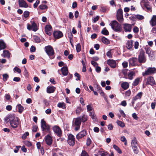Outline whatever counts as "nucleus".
Instances as JSON below:
<instances>
[{
	"label": "nucleus",
	"instance_id": "nucleus-1",
	"mask_svg": "<svg viewBox=\"0 0 156 156\" xmlns=\"http://www.w3.org/2000/svg\"><path fill=\"white\" fill-rule=\"evenodd\" d=\"M5 120L9 122L11 127L13 128H16L19 124L18 118L13 115H9L5 118Z\"/></svg>",
	"mask_w": 156,
	"mask_h": 156
},
{
	"label": "nucleus",
	"instance_id": "nucleus-2",
	"mask_svg": "<svg viewBox=\"0 0 156 156\" xmlns=\"http://www.w3.org/2000/svg\"><path fill=\"white\" fill-rule=\"evenodd\" d=\"M45 51L51 59H52L55 57L54 50L52 46L48 45L44 48Z\"/></svg>",
	"mask_w": 156,
	"mask_h": 156
},
{
	"label": "nucleus",
	"instance_id": "nucleus-3",
	"mask_svg": "<svg viewBox=\"0 0 156 156\" xmlns=\"http://www.w3.org/2000/svg\"><path fill=\"white\" fill-rule=\"evenodd\" d=\"M112 29L117 32H121L122 30L121 25L116 21H113L110 24Z\"/></svg>",
	"mask_w": 156,
	"mask_h": 156
},
{
	"label": "nucleus",
	"instance_id": "nucleus-4",
	"mask_svg": "<svg viewBox=\"0 0 156 156\" xmlns=\"http://www.w3.org/2000/svg\"><path fill=\"white\" fill-rule=\"evenodd\" d=\"M156 73V68L155 67H149L143 73V76L151 75Z\"/></svg>",
	"mask_w": 156,
	"mask_h": 156
},
{
	"label": "nucleus",
	"instance_id": "nucleus-5",
	"mask_svg": "<svg viewBox=\"0 0 156 156\" xmlns=\"http://www.w3.org/2000/svg\"><path fill=\"white\" fill-rule=\"evenodd\" d=\"M41 126L42 130L45 132H49L50 130V126L47 124L43 119H42L41 121Z\"/></svg>",
	"mask_w": 156,
	"mask_h": 156
},
{
	"label": "nucleus",
	"instance_id": "nucleus-6",
	"mask_svg": "<svg viewBox=\"0 0 156 156\" xmlns=\"http://www.w3.org/2000/svg\"><path fill=\"white\" fill-rule=\"evenodd\" d=\"M73 121L74 122V123L73 126H75V129L76 131H77L80 127L81 123V118L80 117H79L77 118H74L73 119Z\"/></svg>",
	"mask_w": 156,
	"mask_h": 156
},
{
	"label": "nucleus",
	"instance_id": "nucleus-7",
	"mask_svg": "<svg viewBox=\"0 0 156 156\" xmlns=\"http://www.w3.org/2000/svg\"><path fill=\"white\" fill-rule=\"evenodd\" d=\"M67 142L71 146H73L75 143V138L72 134H69L68 136Z\"/></svg>",
	"mask_w": 156,
	"mask_h": 156
},
{
	"label": "nucleus",
	"instance_id": "nucleus-8",
	"mask_svg": "<svg viewBox=\"0 0 156 156\" xmlns=\"http://www.w3.org/2000/svg\"><path fill=\"white\" fill-rule=\"evenodd\" d=\"M139 62L141 63H144L146 61V58L144 56V52L142 51H141L138 57Z\"/></svg>",
	"mask_w": 156,
	"mask_h": 156
},
{
	"label": "nucleus",
	"instance_id": "nucleus-9",
	"mask_svg": "<svg viewBox=\"0 0 156 156\" xmlns=\"http://www.w3.org/2000/svg\"><path fill=\"white\" fill-rule=\"evenodd\" d=\"M53 130L55 133L58 136H60L62 135L61 129L58 126H55L53 127Z\"/></svg>",
	"mask_w": 156,
	"mask_h": 156
},
{
	"label": "nucleus",
	"instance_id": "nucleus-10",
	"mask_svg": "<svg viewBox=\"0 0 156 156\" xmlns=\"http://www.w3.org/2000/svg\"><path fill=\"white\" fill-rule=\"evenodd\" d=\"M142 96V92H139L135 97H134L133 98L132 103V105L133 106L134 103L135 101H136L138 99H140Z\"/></svg>",
	"mask_w": 156,
	"mask_h": 156
},
{
	"label": "nucleus",
	"instance_id": "nucleus-11",
	"mask_svg": "<svg viewBox=\"0 0 156 156\" xmlns=\"http://www.w3.org/2000/svg\"><path fill=\"white\" fill-rule=\"evenodd\" d=\"M19 5L20 7L23 8H27L28 5L26 1L24 0H19Z\"/></svg>",
	"mask_w": 156,
	"mask_h": 156
},
{
	"label": "nucleus",
	"instance_id": "nucleus-12",
	"mask_svg": "<svg viewBox=\"0 0 156 156\" xmlns=\"http://www.w3.org/2000/svg\"><path fill=\"white\" fill-rule=\"evenodd\" d=\"M46 33L49 35L51 34L52 31V28L51 26L47 25L45 27Z\"/></svg>",
	"mask_w": 156,
	"mask_h": 156
},
{
	"label": "nucleus",
	"instance_id": "nucleus-13",
	"mask_svg": "<svg viewBox=\"0 0 156 156\" xmlns=\"http://www.w3.org/2000/svg\"><path fill=\"white\" fill-rule=\"evenodd\" d=\"M86 135V132L83 130L79 133L76 136V138L77 139H80Z\"/></svg>",
	"mask_w": 156,
	"mask_h": 156
},
{
	"label": "nucleus",
	"instance_id": "nucleus-14",
	"mask_svg": "<svg viewBox=\"0 0 156 156\" xmlns=\"http://www.w3.org/2000/svg\"><path fill=\"white\" fill-rule=\"evenodd\" d=\"M108 64L112 68H114L116 66V62L112 59H109L107 61Z\"/></svg>",
	"mask_w": 156,
	"mask_h": 156
},
{
	"label": "nucleus",
	"instance_id": "nucleus-15",
	"mask_svg": "<svg viewBox=\"0 0 156 156\" xmlns=\"http://www.w3.org/2000/svg\"><path fill=\"white\" fill-rule=\"evenodd\" d=\"M53 35L55 38L58 39L63 36V34L61 31H58L54 32Z\"/></svg>",
	"mask_w": 156,
	"mask_h": 156
},
{
	"label": "nucleus",
	"instance_id": "nucleus-16",
	"mask_svg": "<svg viewBox=\"0 0 156 156\" xmlns=\"http://www.w3.org/2000/svg\"><path fill=\"white\" fill-rule=\"evenodd\" d=\"M45 141L46 144L48 145L52 144V140L51 137L49 135H47L45 136Z\"/></svg>",
	"mask_w": 156,
	"mask_h": 156
},
{
	"label": "nucleus",
	"instance_id": "nucleus-17",
	"mask_svg": "<svg viewBox=\"0 0 156 156\" xmlns=\"http://www.w3.org/2000/svg\"><path fill=\"white\" fill-rule=\"evenodd\" d=\"M130 64L133 66H135L137 64V59L136 58H132L129 60Z\"/></svg>",
	"mask_w": 156,
	"mask_h": 156
},
{
	"label": "nucleus",
	"instance_id": "nucleus-18",
	"mask_svg": "<svg viewBox=\"0 0 156 156\" xmlns=\"http://www.w3.org/2000/svg\"><path fill=\"white\" fill-rule=\"evenodd\" d=\"M133 41L132 40L128 41L126 43V47L129 50L131 49L133 47Z\"/></svg>",
	"mask_w": 156,
	"mask_h": 156
},
{
	"label": "nucleus",
	"instance_id": "nucleus-19",
	"mask_svg": "<svg viewBox=\"0 0 156 156\" xmlns=\"http://www.w3.org/2000/svg\"><path fill=\"white\" fill-rule=\"evenodd\" d=\"M147 82L151 85H154L155 84V82L154 78L152 76H149L147 78Z\"/></svg>",
	"mask_w": 156,
	"mask_h": 156
},
{
	"label": "nucleus",
	"instance_id": "nucleus-20",
	"mask_svg": "<svg viewBox=\"0 0 156 156\" xmlns=\"http://www.w3.org/2000/svg\"><path fill=\"white\" fill-rule=\"evenodd\" d=\"M56 88L53 86H48L47 88V92L48 93H53L55 90Z\"/></svg>",
	"mask_w": 156,
	"mask_h": 156
},
{
	"label": "nucleus",
	"instance_id": "nucleus-21",
	"mask_svg": "<svg viewBox=\"0 0 156 156\" xmlns=\"http://www.w3.org/2000/svg\"><path fill=\"white\" fill-rule=\"evenodd\" d=\"M131 25L128 24H125L124 25V29L125 31L130 32L131 30Z\"/></svg>",
	"mask_w": 156,
	"mask_h": 156
},
{
	"label": "nucleus",
	"instance_id": "nucleus-22",
	"mask_svg": "<svg viewBox=\"0 0 156 156\" xmlns=\"http://www.w3.org/2000/svg\"><path fill=\"white\" fill-rule=\"evenodd\" d=\"M131 144L132 148H135L138 147L137 140L135 137H134L133 138L131 141Z\"/></svg>",
	"mask_w": 156,
	"mask_h": 156
},
{
	"label": "nucleus",
	"instance_id": "nucleus-23",
	"mask_svg": "<svg viewBox=\"0 0 156 156\" xmlns=\"http://www.w3.org/2000/svg\"><path fill=\"white\" fill-rule=\"evenodd\" d=\"M150 22L152 26L156 25V16L155 15L153 16Z\"/></svg>",
	"mask_w": 156,
	"mask_h": 156
},
{
	"label": "nucleus",
	"instance_id": "nucleus-24",
	"mask_svg": "<svg viewBox=\"0 0 156 156\" xmlns=\"http://www.w3.org/2000/svg\"><path fill=\"white\" fill-rule=\"evenodd\" d=\"M98 154L100 155V156H114V154L112 153L110 154L106 152H105L103 151H99Z\"/></svg>",
	"mask_w": 156,
	"mask_h": 156
},
{
	"label": "nucleus",
	"instance_id": "nucleus-25",
	"mask_svg": "<svg viewBox=\"0 0 156 156\" xmlns=\"http://www.w3.org/2000/svg\"><path fill=\"white\" fill-rule=\"evenodd\" d=\"M61 70L62 73V74L63 75L65 76L68 75V68L66 67H63L61 68Z\"/></svg>",
	"mask_w": 156,
	"mask_h": 156
},
{
	"label": "nucleus",
	"instance_id": "nucleus-26",
	"mask_svg": "<svg viewBox=\"0 0 156 156\" xmlns=\"http://www.w3.org/2000/svg\"><path fill=\"white\" fill-rule=\"evenodd\" d=\"M6 47L5 44L1 40H0V51L5 48Z\"/></svg>",
	"mask_w": 156,
	"mask_h": 156
},
{
	"label": "nucleus",
	"instance_id": "nucleus-27",
	"mask_svg": "<svg viewBox=\"0 0 156 156\" xmlns=\"http://www.w3.org/2000/svg\"><path fill=\"white\" fill-rule=\"evenodd\" d=\"M129 84L127 82H123L121 84L122 87L125 90L127 89L129 87Z\"/></svg>",
	"mask_w": 156,
	"mask_h": 156
},
{
	"label": "nucleus",
	"instance_id": "nucleus-28",
	"mask_svg": "<svg viewBox=\"0 0 156 156\" xmlns=\"http://www.w3.org/2000/svg\"><path fill=\"white\" fill-rule=\"evenodd\" d=\"M3 55L4 57L8 58L10 57V53L8 51L4 50L3 52Z\"/></svg>",
	"mask_w": 156,
	"mask_h": 156
},
{
	"label": "nucleus",
	"instance_id": "nucleus-29",
	"mask_svg": "<svg viewBox=\"0 0 156 156\" xmlns=\"http://www.w3.org/2000/svg\"><path fill=\"white\" fill-rule=\"evenodd\" d=\"M31 27H32V30L34 31H36L37 29V27L36 24L35 22H33L31 25Z\"/></svg>",
	"mask_w": 156,
	"mask_h": 156
},
{
	"label": "nucleus",
	"instance_id": "nucleus-30",
	"mask_svg": "<svg viewBox=\"0 0 156 156\" xmlns=\"http://www.w3.org/2000/svg\"><path fill=\"white\" fill-rule=\"evenodd\" d=\"M101 40L102 42L105 44H108L109 43V40L105 37H103Z\"/></svg>",
	"mask_w": 156,
	"mask_h": 156
},
{
	"label": "nucleus",
	"instance_id": "nucleus-31",
	"mask_svg": "<svg viewBox=\"0 0 156 156\" xmlns=\"http://www.w3.org/2000/svg\"><path fill=\"white\" fill-rule=\"evenodd\" d=\"M113 147L116 150L119 154H121L122 153V151L121 149L116 145L115 144L114 145H113Z\"/></svg>",
	"mask_w": 156,
	"mask_h": 156
},
{
	"label": "nucleus",
	"instance_id": "nucleus-32",
	"mask_svg": "<svg viewBox=\"0 0 156 156\" xmlns=\"http://www.w3.org/2000/svg\"><path fill=\"white\" fill-rule=\"evenodd\" d=\"M17 107L18 109L19 112L20 113H22L23 110V107L20 104L18 105Z\"/></svg>",
	"mask_w": 156,
	"mask_h": 156
},
{
	"label": "nucleus",
	"instance_id": "nucleus-33",
	"mask_svg": "<svg viewBox=\"0 0 156 156\" xmlns=\"http://www.w3.org/2000/svg\"><path fill=\"white\" fill-rule=\"evenodd\" d=\"M101 32L103 34L106 35H108L109 34V32L108 30H106V28H104Z\"/></svg>",
	"mask_w": 156,
	"mask_h": 156
},
{
	"label": "nucleus",
	"instance_id": "nucleus-34",
	"mask_svg": "<svg viewBox=\"0 0 156 156\" xmlns=\"http://www.w3.org/2000/svg\"><path fill=\"white\" fill-rule=\"evenodd\" d=\"M118 20L120 23H122L123 20V15L116 16Z\"/></svg>",
	"mask_w": 156,
	"mask_h": 156
},
{
	"label": "nucleus",
	"instance_id": "nucleus-35",
	"mask_svg": "<svg viewBox=\"0 0 156 156\" xmlns=\"http://www.w3.org/2000/svg\"><path fill=\"white\" fill-rule=\"evenodd\" d=\"M135 75V73L133 72H130L128 75L129 78L130 80L133 79V76Z\"/></svg>",
	"mask_w": 156,
	"mask_h": 156
},
{
	"label": "nucleus",
	"instance_id": "nucleus-36",
	"mask_svg": "<svg viewBox=\"0 0 156 156\" xmlns=\"http://www.w3.org/2000/svg\"><path fill=\"white\" fill-rule=\"evenodd\" d=\"M140 78H138L136 79L133 83V85L134 86H136L137 85L140 81Z\"/></svg>",
	"mask_w": 156,
	"mask_h": 156
},
{
	"label": "nucleus",
	"instance_id": "nucleus-37",
	"mask_svg": "<svg viewBox=\"0 0 156 156\" xmlns=\"http://www.w3.org/2000/svg\"><path fill=\"white\" fill-rule=\"evenodd\" d=\"M89 115L92 119H96V115L95 113L94 112H90Z\"/></svg>",
	"mask_w": 156,
	"mask_h": 156
},
{
	"label": "nucleus",
	"instance_id": "nucleus-38",
	"mask_svg": "<svg viewBox=\"0 0 156 156\" xmlns=\"http://www.w3.org/2000/svg\"><path fill=\"white\" fill-rule=\"evenodd\" d=\"M76 49L77 52H79L81 51V46L80 43H78L77 44Z\"/></svg>",
	"mask_w": 156,
	"mask_h": 156
},
{
	"label": "nucleus",
	"instance_id": "nucleus-39",
	"mask_svg": "<svg viewBox=\"0 0 156 156\" xmlns=\"http://www.w3.org/2000/svg\"><path fill=\"white\" fill-rule=\"evenodd\" d=\"M136 19L139 20H141L144 19V16L141 15L137 14L136 15Z\"/></svg>",
	"mask_w": 156,
	"mask_h": 156
},
{
	"label": "nucleus",
	"instance_id": "nucleus-40",
	"mask_svg": "<svg viewBox=\"0 0 156 156\" xmlns=\"http://www.w3.org/2000/svg\"><path fill=\"white\" fill-rule=\"evenodd\" d=\"M122 10L121 9H119L117 12V16H122Z\"/></svg>",
	"mask_w": 156,
	"mask_h": 156
},
{
	"label": "nucleus",
	"instance_id": "nucleus-41",
	"mask_svg": "<svg viewBox=\"0 0 156 156\" xmlns=\"http://www.w3.org/2000/svg\"><path fill=\"white\" fill-rule=\"evenodd\" d=\"M133 31L135 34H137L139 31V29L137 27L135 26L133 28Z\"/></svg>",
	"mask_w": 156,
	"mask_h": 156
},
{
	"label": "nucleus",
	"instance_id": "nucleus-42",
	"mask_svg": "<svg viewBox=\"0 0 156 156\" xmlns=\"http://www.w3.org/2000/svg\"><path fill=\"white\" fill-rule=\"evenodd\" d=\"M121 140L123 142H124V144L125 145H126L127 144V140L125 136H123L121 138Z\"/></svg>",
	"mask_w": 156,
	"mask_h": 156
},
{
	"label": "nucleus",
	"instance_id": "nucleus-43",
	"mask_svg": "<svg viewBox=\"0 0 156 156\" xmlns=\"http://www.w3.org/2000/svg\"><path fill=\"white\" fill-rule=\"evenodd\" d=\"M39 8L41 9H45L48 8V6L46 5L42 4L39 6Z\"/></svg>",
	"mask_w": 156,
	"mask_h": 156
},
{
	"label": "nucleus",
	"instance_id": "nucleus-44",
	"mask_svg": "<svg viewBox=\"0 0 156 156\" xmlns=\"http://www.w3.org/2000/svg\"><path fill=\"white\" fill-rule=\"evenodd\" d=\"M29 15L30 12L28 11H26L24 12L23 15L25 18H27L29 16Z\"/></svg>",
	"mask_w": 156,
	"mask_h": 156
},
{
	"label": "nucleus",
	"instance_id": "nucleus-45",
	"mask_svg": "<svg viewBox=\"0 0 156 156\" xmlns=\"http://www.w3.org/2000/svg\"><path fill=\"white\" fill-rule=\"evenodd\" d=\"M146 53L148 54L149 56H150L151 54V49L150 48H146Z\"/></svg>",
	"mask_w": 156,
	"mask_h": 156
},
{
	"label": "nucleus",
	"instance_id": "nucleus-46",
	"mask_svg": "<svg viewBox=\"0 0 156 156\" xmlns=\"http://www.w3.org/2000/svg\"><path fill=\"white\" fill-rule=\"evenodd\" d=\"M58 106L59 108H64L65 107V105L64 103H59L58 104Z\"/></svg>",
	"mask_w": 156,
	"mask_h": 156
},
{
	"label": "nucleus",
	"instance_id": "nucleus-47",
	"mask_svg": "<svg viewBox=\"0 0 156 156\" xmlns=\"http://www.w3.org/2000/svg\"><path fill=\"white\" fill-rule=\"evenodd\" d=\"M117 124L118 125L122 127H123L125 126L124 123L121 121H118L117 122Z\"/></svg>",
	"mask_w": 156,
	"mask_h": 156
},
{
	"label": "nucleus",
	"instance_id": "nucleus-48",
	"mask_svg": "<svg viewBox=\"0 0 156 156\" xmlns=\"http://www.w3.org/2000/svg\"><path fill=\"white\" fill-rule=\"evenodd\" d=\"M2 76L4 81H6L9 77V76L7 74H3Z\"/></svg>",
	"mask_w": 156,
	"mask_h": 156
},
{
	"label": "nucleus",
	"instance_id": "nucleus-49",
	"mask_svg": "<svg viewBox=\"0 0 156 156\" xmlns=\"http://www.w3.org/2000/svg\"><path fill=\"white\" fill-rule=\"evenodd\" d=\"M132 149L133 150V152L135 154H137L139 152V149L138 147L135 148L133 147Z\"/></svg>",
	"mask_w": 156,
	"mask_h": 156
},
{
	"label": "nucleus",
	"instance_id": "nucleus-50",
	"mask_svg": "<svg viewBox=\"0 0 156 156\" xmlns=\"http://www.w3.org/2000/svg\"><path fill=\"white\" fill-rule=\"evenodd\" d=\"M106 55L109 58H112V53L111 52V50H110V51H108L107 53H106Z\"/></svg>",
	"mask_w": 156,
	"mask_h": 156
},
{
	"label": "nucleus",
	"instance_id": "nucleus-51",
	"mask_svg": "<svg viewBox=\"0 0 156 156\" xmlns=\"http://www.w3.org/2000/svg\"><path fill=\"white\" fill-rule=\"evenodd\" d=\"M87 120V117L85 115H83L81 118V121L84 122Z\"/></svg>",
	"mask_w": 156,
	"mask_h": 156
},
{
	"label": "nucleus",
	"instance_id": "nucleus-52",
	"mask_svg": "<svg viewBox=\"0 0 156 156\" xmlns=\"http://www.w3.org/2000/svg\"><path fill=\"white\" fill-rule=\"evenodd\" d=\"M128 63L126 61L124 62L122 64V65L123 68H126L128 66Z\"/></svg>",
	"mask_w": 156,
	"mask_h": 156
},
{
	"label": "nucleus",
	"instance_id": "nucleus-53",
	"mask_svg": "<svg viewBox=\"0 0 156 156\" xmlns=\"http://www.w3.org/2000/svg\"><path fill=\"white\" fill-rule=\"evenodd\" d=\"M5 99L7 100H9L10 99V96L9 94H6L5 95Z\"/></svg>",
	"mask_w": 156,
	"mask_h": 156
},
{
	"label": "nucleus",
	"instance_id": "nucleus-54",
	"mask_svg": "<svg viewBox=\"0 0 156 156\" xmlns=\"http://www.w3.org/2000/svg\"><path fill=\"white\" fill-rule=\"evenodd\" d=\"M136 15H133L129 17V18L131 20H135L136 19Z\"/></svg>",
	"mask_w": 156,
	"mask_h": 156
},
{
	"label": "nucleus",
	"instance_id": "nucleus-55",
	"mask_svg": "<svg viewBox=\"0 0 156 156\" xmlns=\"http://www.w3.org/2000/svg\"><path fill=\"white\" fill-rule=\"evenodd\" d=\"M70 36H69V38L70 39V42L71 43V45L73 46L72 43L73 42V36L72 33H70Z\"/></svg>",
	"mask_w": 156,
	"mask_h": 156
},
{
	"label": "nucleus",
	"instance_id": "nucleus-56",
	"mask_svg": "<svg viewBox=\"0 0 156 156\" xmlns=\"http://www.w3.org/2000/svg\"><path fill=\"white\" fill-rule=\"evenodd\" d=\"M29 135V133L27 132H26L24 135L22 136V139H25L26 138L27 136Z\"/></svg>",
	"mask_w": 156,
	"mask_h": 156
},
{
	"label": "nucleus",
	"instance_id": "nucleus-57",
	"mask_svg": "<svg viewBox=\"0 0 156 156\" xmlns=\"http://www.w3.org/2000/svg\"><path fill=\"white\" fill-rule=\"evenodd\" d=\"M145 7L147 8L148 10H150L151 9V6L147 3H145L144 4Z\"/></svg>",
	"mask_w": 156,
	"mask_h": 156
},
{
	"label": "nucleus",
	"instance_id": "nucleus-58",
	"mask_svg": "<svg viewBox=\"0 0 156 156\" xmlns=\"http://www.w3.org/2000/svg\"><path fill=\"white\" fill-rule=\"evenodd\" d=\"M81 156H89L87 153L85 151H83L81 154Z\"/></svg>",
	"mask_w": 156,
	"mask_h": 156
},
{
	"label": "nucleus",
	"instance_id": "nucleus-59",
	"mask_svg": "<svg viewBox=\"0 0 156 156\" xmlns=\"http://www.w3.org/2000/svg\"><path fill=\"white\" fill-rule=\"evenodd\" d=\"M139 45V43L138 41H136L134 43V47L135 49H137L138 48Z\"/></svg>",
	"mask_w": 156,
	"mask_h": 156
},
{
	"label": "nucleus",
	"instance_id": "nucleus-60",
	"mask_svg": "<svg viewBox=\"0 0 156 156\" xmlns=\"http://www.w3.org/2000/svg\"><path fill=\"white\" fill-rule=\"evenodd\" d=\"M132 116L133 119L135 120H137L138 119V117L137 116V115L135 113H133L132 115Z\"/></svg>",
	"mask_w": 156,
	"mask_h": 156
},
{
	"label": "nucleus",
	"instance_id": "nucleus-61",
	"mask_svg": "<svg viewBox=\"0 0 156 156\" xmlns=\"http://www.w3.org/2000/svg\"><path fill=\"white\" fill-rule=\"evenodd\" d=\"M91 140L89 138H87V143H86L87 145V146H89L91 144Z\"/></svg>",
	"mask_w": 156,
	"mask_h": 156
},
{
	"label": "nucleus",
	"instance_id": "nucleus-62",
	"mask_svg": "<svg viewBox=\"0 0 156 156\" xmlns=\"http://www.w3.org/2000/svg\"><path fill=\"white\" fill-rule=\"evenodd\" d=\"M119 112L122 116H123L124 117L126 116V115L125 114L123 110H122L121 109H120L119 110Z\"/></svg>",
	"mask_w": 156,
	"mask_h": 156
},
{
	"label": "nucleus",
	"instance_id": "nucleus-63",
	"mask_svg": "<svg viewBox=\"0 0 156 156\" xmlns=\"http://www.w3.org/2000/svg\"><path fill=\"white\" fill-rule=\"evenodd\" d=\"M34 40L37 43H39L41 41L40 38L37 37H34Z\"/></svg>",
	"mask_w": 156,
	"mask_h": 156
},
{
	"label": "nucleus",
	"instance_id": "nucleus-64",
	"mask_svg": "<svg viewBox=\"0 0 156 156\" xmlns=\"http://www.w3.org/2000/svg\"><path fill=\"white\" fill-rule=\"evenodd\" d=\"M91 64L95 67H96L98 66V64L95 61H91Z\"/></svg>",
	"mask_w": 156,
	"mask_h": 156
}]
</instances>
